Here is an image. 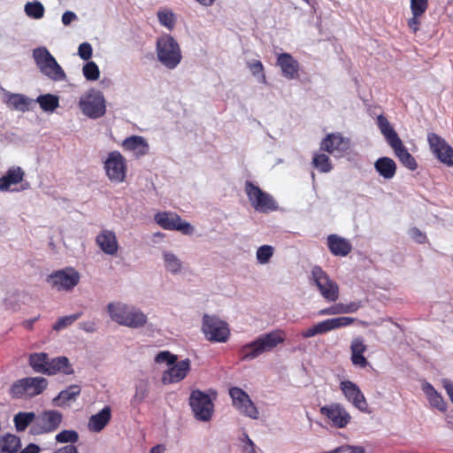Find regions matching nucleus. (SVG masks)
I'll list each match as a JSON object with an SVG mask.
<instances>
[{"mask_svg":"<svg viewBox=\"0 0 453 453\" xmlns=\"http://www.w3.org/2000/svg\"><path fill=\"white\" fill-rule=\"evenodd\" d=\"M444 388L446 389L447 394L449 395V398H453V383L450 382L448 380H445L443 381Z\"/></svg>","mask_w":453,"mask_h":453,"instance_id":"63","label":"nucleus"},{"mask_svg":"<svg viewBox=\"0 0 453 453\" xmlns=\"http://www.w3.org/2000/svg\"><path fill=\"white\" fill-rule=\"evenodd\" d=\"M82 315V312H77L69 316H64L58 319V321L53 325L52 328L55 331H59L75 322L79 319Z\"/></svg>","mask_w":453,"mask_h":453,"instance_id":"43","label":"nucleus"},{"mask_svg":"<svg viewBox=\"0 0 453 453\" xmlns=\"http://www.w3.org/2000/svg\"><path fill=\"white\" fill-rule=\"evenodd\" d=\"M36 415L34 412H19L14 416L13 421L18 432L25 431L28 426L35 422Z\"/></svg>","mask_w":453,"mask_h":453,"instance_id":"37","label":"nucleus"},{"mask_svg":"<svg viewBox=\"0 0 453 453\" xmlns=\"http://www.w3.org/2000/svg\"><path fill=\"white\" fill-rule=\"evenodd\" d=\"M39 319V316L38 317H35L34 319H26L22 322V326L27 329V330H32L33 327H34V324L35 322H36L37 320Z\"/></svg>","mask_w":453,"mask_h":453,"instance_id":"62","label":"nucleus"},{"mask_svg":"<svg viewBox=\"0 0 453 453\" xmlns=\"http://www.w3.org/2000/svg\"><path fill=\"white\" fill-rule=\"evenodd\" d=\"M337 314H342V309H341V303H336L331 307L322 309L319 311V315H320V316L337 315Z\"/></svg>","mask_w":453,"mask_h":453,"instance_id":"55","label":"nucleus"},{"mask_svg":"<svg viewBox=\"0 0 453 453\" xmlns=\"http://www.w3.org/2000/svg\"><path fill=\"white\" fill-rule=\"evenodd\" d=\"M96 243L107 255L114 256L118 252V240L115 233L111 230H102L96 237Z\"/></svg>","mask_w":453,"mask_h":453,"instance_id":"23","label":"nucleus"},{"mask_svg":"<svg viewBox=\"0 0 453 453\" xmlns=\"http://www.w3.org/2000/svg\"><path fill=\"white\" fill-rule=\"evenodd\" d=\"M157 363L166 362L168 365H173L177 361V356L169 351H160L155 357Z\"/></svg>","mask_w":453,"mask_h":453,"instance_id":"49","label":"nucleus"},{"mask_svg":"<svg viewBox=\"0 0 453 453\" xmlns=\"http://www.w3.org/2000/svg\"><path fill=\"white\" fill-rule=\"evenodd\" d=\"M104 167L111 181L116 183L125 181L127 171V162L119 151L114 150L110 152L104 161Z\"/></svg>","mask_w":453,"mask_h":453,"instance_id":"11","label":"nucleus"},{"mask_svg":"<svg viewBox=\"0 0 453 453\" xmlns=\"http://www.w3.org/2000/svg\"><path fill=\"white\" fill-rule=\"evenodd\" d=\"M25 173L19 167L10 168L6 174L0 178V190L8 191L12 185H16L23 180Z\"/></svg>","mask_w":453,"mask_h":453,"instance_id":"29","label":"nucleus"},{"mask_svg":"<svg viewBox=\"0 0 453 453\" xmlns=\"http://www.w3.org/2000/svg\"><path fill=\"white\" fill-rule=\"evenodd\" d=\"M430 403L435 407L436 409L441 411H445L446 409H447V406H446V403L444 402L442 396L437 393L436 395H433V396H430V398H428Z\"/></svg>","mask_w":453,"mask_h":453,"instance_id":"52","label":"nucleus"},{"mask_svg":"<svg viewBox=\"0 0 453 453\" xmlns=\"http://www.w3.org/2000/svg\"><path fill=\"white\" fill-rule=\"evenodd\" d=\"M229 395L233 406L243 416L252 419H257L259 412L250 395L241 388L232 387L229 389Z\"/></svg>","mask_w":453,"mask_h":453,"instance_id":"12","label":"nucleus"},{"mask_svg":"<svg viewBox=\"0 0 453 453\" xmlns=\"http://www.w3.org/2000/svg\"><path fill=\"white\" fill-rule=\"evenodd\" d=\"M54 453H79L77 447L74 445H65L64 447L59 448Z\"/></svg>","mask_w":453,"mask_h":453,"instance_id":"60","label":"nucleus"},{"mask_svg":"<svg viewBox=\"0 0 453 453\" xmlns=\"http://www.w3.org/2000/svg\"><path fill=\"white\" fill-rule=\"evenodd\" d=\"M273 255V248L270 245H263L257 250V259L260 264H266Z\"/></svg>","mask_w":453,"mask_h":453,"instance_id":"47","label":"nucleus"},{"mask_svg":"<svg viewBox=\"0 0 453 453\" xmlns=\"http://www.w3.org/2000/svg\"><path fill=\"white\" fill-rule=\"evenodd\" d=\"M286 334L283 330L277 329L260 335L255 341L243 345L240 349L241 360H252L265 352L273 350L279 344L284 342Z\"/></svg>","mask_w":453,"mask_h":453,"instance_id":"1","label":"nucleus"},{"mask_svg":"<svg viewBox=\"0 0 453 453\" xmlns=\"http://www.w3.org/2000/svg\"><path fill=\"white\" fill-rule=\"evenodd\" d=\"M242 453H257L256 445L248 434H244Z\"/></svg>","mask_w":453,"mask_h":453,"instance_id":"56","label":"nucleus"},{"mask_svg":"<svg viewBox=\"0 0 453 453\" xmlns=\"http://www.w3.org/2000/svg\"><path fill=\"white\" fill-rule=\"evenodd\" d=\"M6 104L12 110L27 111L29 108V99L21 94H11L7 96Z\"/></svg>","mask_w":453,"mask_h":453,"instance_id":"35","label":"nucleus"},{"mask_svg":"<svg viewBox=\"0 0 453 453\" xmlns=\"http://www.w3.org/2000/svg\"><path fill=\"white\" fill-rule=\"evenodd\" d=\"M93 54V49L89 42H82L78 48V55L83 60H88Z\"/></svg>","mask_w":453,"mask_h":453,"instance_id":"48","label":"nucleus"},{"mask_svg":"<svg viewBox=\"0 0 453 453\" xmlns=\"http://www.w3.org/2000/svg\"><path fill=\"white\" fill-rule=\"evenodd\" d=\"M171 365L172 367H170L163 373L162 382L164 384L180 382L187 377L188 372L190 371V360L188 358L177 363L175 362Z\"/></svg>","mask_w":453,"mask_h":453,"instance_id":"21","label":"nucleus"},{"mask_svg":"<svg viewBox=\"0 0 453 453\" xmlns=\"http://www.w3.org/2000/svg\"><path fill=\"white\" fill-rule=\"evenodd\" d=\"M80 108L88 117L97 119L105 113V100L101 92L92 91L80 100Z\"/></svg>","mask_w":453,"mask_h":453,"instance_id":"15","label":"nucleus"},{"mask_svg":"<svg viewBox=\"0 0 453 453\" xmlns=\"http://www.w3.org/2000/svg\"><path fill=\"white\" fill-rule=\"evenodd\" d=\"M249 68L253 75L261 74L262 81L264 83L266 82L265 81V74L264 73V65L261 61L255 60L252 63L249 64Z\"/></svg>","mask_w":453,"mask_h":453,"instance_id":"50","label":"nucleus"},{"mask_svg":"<svg viewBox=\"0 0 453 453\" xmlns=\"http://www.w3.org/2000/svg\"><path fill=\"white\" fill-rule=\"evenodd\" d=\"M36 101L44 111H54L59 105L58 97L51 94L39 96Z\"/></svg>","mask_w":453,"mask_h":453,"instance_id":"38","label":"nucleus"},{"mask_svg":"<svg viewBox=\"0 0 453 453\" xmlns=\"http://www.w3.org/2000/svg\"><path fill=\"white\" fill-rule=\"evenodd\" d=\"M33 57L40 71L50 79L64 81L66 78L62 67L46 48L35 49Z\"/></svg>","mask_w":453,"mask_h":453,"instance_id":"5","label":"nucleus"},{"mask_svg":"<svg viewBox=\"0 0 453 453\" xmlns=\"http://www.w3.org/2000/svg\"><path fill=\"white\" fill-rule=\"evenodd\" d=\"M409 234L411 237L418 243H425L427 241L426 234L422 233L417 227L411 228Z\"/></svg>","mask_w":453,"mask_h":453,"instance_id":"53","label":"nucleus"},{"mask_svg":"<svg viewBox=\"0 0 453 453\" xmlns=\"http://www.w3.org/2000/svg\"><path fill=\"white\" fill-rule=\"evenodd\" d=\"M81 392L79 385L73 384L67 388L59 392V394L53 399V403L56 406L65 405L70 401L75 400Z\"/></svg>","mask_w":453,"mask_h":453,"instance_id":"32","label":"nucleus"},{"mask_svg":"<svg viewBox=\"0 0 453 453\" xmlns=\"http://www.w3.org/2000/svg\"><path fill=\"white\" fill-rule=\"evenodd\" d=\"M320 413L328 418L332 424L338 428L345 427L350 420L349 412L340 403L325 405L320 408Z\"/></svg>","mask_w":453,"mask_h":453,"instance_id":"20","label":"nucleus"},{"mask_svg":"<svg viewBox=\"0 0 453 453\" xmlns=\"http://www.w3.org/2000/svg\"><path fill=\"white\" fill-rule=\"evenodd\" d=\"M159 23L168 30H173L176 24V16L170 9H162L157 12Z\"/></svg>","mask_w":453,"mask_h":453,"instance_id":"41","label":"nucleus"},{"mask_svg":"<svg viewBox=\"0 0 453 453\" xmlns=\"http://www.w3.org/2000/svg\"><path fill=\"white\" fill-rule=\"evenodd\" d=\"M163 258L165 269L170 273L176 274L181 270V262L173 252L164 251Z\"/></svg>","mask_w":453,"mask_h":453,"instance_id":"40","label":"nucleus"},{"mask_svg":"<svg viewBox=\"0 0 453 453\" xmlns=\"http://www.w3.org/2000/svg\"><path fill=\"white\" fill-rule=\"evenodd\" d=\"M377 125L389 145L400 140L396 132L390 126L389 121L384 115L380 114L377 117Z\"/></svg>","mask_w":453,"mask_h":453,"instance_id":"34","label":"nucleus"},{"mask_svg":"<svg viewBox=\"0 0 453 453\" xmlns=\"http://www.w3.org/2000/svg\"><path fill=\"white\" fill-rule=\"evenodd\" d=\"M111 411L109 406L103 408L98 413L92 415L88 420V429L92 432H101L110 422Z\"/></svg>","mask_w":453,"mask_h":453,"instance_id":"27","label":"nucleus"},{"mask_svg":"<svg viewBox=\"0 0 453 453\" xmlns=\"http://www.w3.org/2000/svg\"><path fill=\"white\" fill-rule=\"evenodd\" d=\"M80 328L87 333H94L96 330V324L95 321H84L80 323Z\"/></svg>","mask_w":453,"mask_h":453,"instance_id":"59","label":"nucleus"},{"mask_svg":"<svg viewBox=\"0 0 453 453\" xmlns=\"http://www.w3.org/2000/svg\"><path fill=\"white\" fill-rule=\"evenodd\" d=\"M340 389L346 399L356 408L361 411H366L368 407L366 399L357 384L350 380H343L340 383Z\"/></svg>","mask_w":453,"mask_h":453,"instance_id":"19","label":"nucleus"},{"mask_svg":"<svg viewBox=\"0 0 453 453\" xmlns=\"http://www.w3.org/2000/svg\"><path fill=\"white\" fill-rule=\"evenodd\" d=\"M147 395L146 389H136L135 395L134 396L135 401L142 402Z\"/></svg>","mask_w":453,"mask_h":453,"instance_id":"64","label":"nucleus"},{"mask_svg":"<svg viewBox=\"0 0 453 453\" xmlns=\"http://www.w3.org/2000/svg\"><path fill=\"white\" fill-rule=\"evenodd\" d=\"M56 441L59 443H75L79 441V434L74 430H63L56 435Z\"/></svg>","mask_w":453,"mask_h":453,"instance_id":"44","label":"nucleus"},{"mask_svg":"<svg viewBox=\"0 0 453 453\" xmlns=\"http://www.w3.org/2000/svg\"><path fill=\"white\" fill-rule=\"evenodd\" d=\"M355 322L354 318L349 317H338L328 319L319 322L302 332L303 338H311L317 334H323L334 329L345 327L352 325Z\"/></svg>","mask_w":453,"mask_h":453,"instance_id":"14","label":"nucleus"},{"mask_svg":"<svg viewBox=\"0 0 453 453\" xmlns=\"http://www.w3.org/2000/svg\"><path fill=\"white\" fill-rule=\"evenodd\" d=\"M83 75L88 81H96L100 76V71L97 65L93 62H88L84 65L83 68Z\"/></svg>","mask_w":453,"mask_h":453,"instance_id":"45","label":"nucleus"},{"mask_svg":"<svg viewBox=\"0 0 453 453\" xmlns=\"http://www.w3.org/2000/svg\"><path fill=\"white\" fill-rule=\"evenodd\" d=\"M350 147V141L341 133L328 134L320 142V150L334 155L335 152L342 154Z\"/></svg>","mask_w":453,"mask_h":453,"instance_id":"18","label":"nucleus"},{"mask_svg":"<svg viewBox=\"0 0 453 453\" xmlns=\"http://www.w3.org/2000/svg\"><path fill=\"white\" fill-rule=\"evenodd\" d=\"M423 391L426 395L427 398H430V396H433L436 395L438 392L435 390V388L428 382H426L423 385Z\"/></svg>","mask_w":453,"mask_h":453,"instance_id":"61","label":"nucleus"},{"mask_svg":"<svg viewBox=\"0 0 453 453\" xmlns=\"http://www.w3.org/2000/svg\"><path fill=\"white\" fill-rule=\"evenodd\" d=\"M49 281L58 291H69L79 283L80 274L76 270L69 267L51 273L49 277Z\"/></svg>","mask_w":453,"mask_h":453,"instance_id":"16","label":"nucleus"},{"mask_svg":"<svg viewBox=\"0 0 453 453\" xmlns=\"http://www.w3.org/2000/svg\"><path fill=\"white\" fill-rule=\"evenodd\" d=\"M334 453H365V448L362 446L342 445L334 449Z\"/></svg>","mask_w":453,"mask_h":453,"instance_id":"51","label":"nucleus"},{"mask_svg":"<svg viewBox=\"0 0 453 453\" xmlns=\"http://www.w3.org/2000/svg\"><path fill=\"white\" fill-rule=\"evenodd\" d=\"M394 150V152L403 165L407 167L411 171H414L418 168V164L414 157L407 150L403 145L402 140L395 142L390 145Z\"/></svg>","mask_w":453,"mask_h":453,"instance_id":"26","label":"nucleus"},{"mask_svg":"<svg viewBox=\"0 0 453 453\" xmlns=\"http://www.w3.org/2000/svg\"><path fill=\"white\" fill-rule=\"evenodd\" d=\"M189 405L197 420L207 422L211 419L214 403L206 393L200 389L193 390L189 395Z\"/></svg>","mask_w":453,"mask_h":453,"instance_id":"7","label":"nucleus"},{"mask_svg":"<svg viewBox=\"0 0 453 453\" xmlns=\"http://www.w3.org/2000/svg\"><path fill=\"white\" fill-rule=\"evenodd\" d=\"M427 141L438 159L448 166H453V148L435 133H429Z\"/></svg>","mask_w":453,"mask_h":453,"instance_id":"17","label":"nucleus"},{"mask_svg":"<svg viewBox=\"0 0 453 453\" xmlns=\"http://www.w3.org/2000/svg\"><path fill=\"white\" fill-rule=\"evenodd\" d=\"M360 303L351 302L348 304L341 303L342 313L356 312L360 308Z\"/></svg>","mask_w":453,"mask_h":453,"instance_id":"57","label":"nucleus"},{"mask_svg":"<svg viewBox=\"0 0 453 453\" xmlns=\"http://www.w3.org/2000/svg\"><path fill=\"white\" fill-rule=\"evenodd\" d=\"M277 64L280 67L282 75L293 80L298 76L299 63L289 53H281L278 56Z\"/></svg>","mask_w":453,"mask_h":453,"instance_id":"25","label":"nucleus"},{"mask_svg":"<svg viewBox=\"0 0 453 453\" xmlns=\"http://www.w3.org/2000/svg\"><path fill=\"white\" fill-rule=\"evenodd\" d=\"M25 12L28 17L39 19L44 15V7L39 1L27 2L25 4Z\"/></svg>","mask_w":453,"mask_h":453,"instance_id":"42","label":"nucleus"},{"mask_svg":"<svg viewBox=\"0 0 453 453\" xmlns=\"http://www.w3.org/2000/svg\"><path fill=\"white\" fill-rule=\"evenodd\" d=\"M48 386V380L42 377H27L15 381L10 388L12 398H32L42 394Z\"/></svg>","mask_w":453,"mask_h":453,"instance_id":"4","label":"nucleus"},{"mask_svg":"<svg viewBox=\"0 0 453 453\" xmlns=\"http://www.w3.org/2000/svg\"><path fill=\"white\" fill-rule=\"evenodd\" d=\"M410 2L412 16L408 19L407 26L413 34H416L420 30L422 17L428 9L429 2L428 0H410Z\"/></svg>","mask_w":453,"mask_h":453,"instance_id":"22","label":"nucleus"},{"mask_svg":"<svg viewBox=\"0 0 453 453\" xmlns=\"http://www.w3.org/2000/svg\"><path fill=\"white\" fill-rule=\"evenodd\" d=\"M313 166L320 173H326L333 169L331 160L328 156L323 153H315L312 158Z\"/></svg>","mask_w":453,"mask_h":453,"instance_id":"39","label":"nucleus"},{"mask_svg":"<svg viewBox=\"0 0 453 453\" xmlns=\"http://www.w3.org/2000/svg\"><path fill=\"white\" fill-rule=\"evenodd\" d=\"M245 192L249 201L256 211L268 212L277 209L276 203L273 196L250 180H246L245 182Z\"/></svg>","mask_w":453,"mask_h":453,"instance_id":"8","label":"nucleus"},{"mask_svg":"<svg viewBox=\"0 0 453 453\" xmlns=\"http://www.w3.org/2000/svg\"><path fill=\"white\" fill-rule=\"evenodd\" d=\"M126 150L134 152L137 157L143 156L148 153L149 145L146 140L138 135H132L126 138L122 143Z\"/></svg>","mask_w":453,"mask_h":453,"instance_id":"28","label":"nucleus"},{"mask_svg":"<svg viewBox=\"0 0 453 453\" xmlns=\"http://www.w3.org/2000/svg\"><path fill=\"white\" fill-rule=\"evenodd\" d=\"M311 275L320 295L327 302H336L340 296L338 284L319 265L312 267Z\"/></svg>","mask_w":453,"mask_h":453,"instance_id":"9","label":"nucleus"},{"mask_svg":"<svg viewBox=\"0 0 453 453\" xmlns=\"http://www.w3.org/2000/svg\"><path fill=\"white\" fill-rule=\"evenodd\" d=\"M63 420V415L55 410L45 411L35 418V422L30 426V434L34 435L55 432Z\"/></svg>","mask_w":453,"mask_h":453,"instance_id":"10","label":"nucleus"},{"mask_svg":"<svg viewBox=\"0 0 453 453\" xmlns=\"http://www.w3.org/2000/svg\"><path fill=\"white\" fill-rule=\"evenodd\" d=\"M157 57L158 61L168 69H174L182 59L181 50L177 41L165 34L157 40Z\"/></svg>","mask_w":453,"mask_h":453,"instance_id":"3","label":"nucleus"},{"mask_svg":"<svg viewBox=\"0 0 453 453\" xmlns=\"http://www.w3.org/2000/svg\"><path fill=\"white\" fill-rule=\"evenodd\" d=\"M154 219L156 223L165 230L180 231L183 234L190 235L194 232V227L188 222L182 219L175 212L161 211L157 212Z\"/></svg>","mask_w":453,"mask_h":453,"instance_id":"13","label":"nucleus"},{"mask_svg":"<svg viewBox=\"0 0 453 453\" xmlns=\"http://www.w3.org/2000/svg\"><path fill=\"white\" fill-rule=\"evenodd\" d=\"M20 439L12 434L0 437V453H17L20 449Z\"/></svg>","mask_w":453,"mask_h":453,"instance_id":"33","label":"nucleus"},{"mask_svg":"<svg viewBox=\"0 0 453 453\" xmlns=\"http://www.w3.org/2000/svg\"><path fill=\"white\" fill-rule=\"evenodd\" d=\"M367 349V346L365 343V341L362 337H356L351 341L350 343V357H355L356 355H364Z\"/></svg>","mask_w":453,"mask_h":453,"instance_id":"46","label":"nucleus"},{"mask_svg":"<svg viewBox=\"0 0 453 453\" xmlns=\"http://www.w3.org/2000/svg\"><path fill=\"white\" fill-rule=\"evenodd\" d=\"M350 360L352 365L358 368H365L370 365L369 361L364 355H356L355 357H350Z\"/></svg>","mask_w":453,"mask_h":453,"instance_id":"54","label":"nucleus"},{"mask_svg":"<svg viewBox=\"0 0 453 453\" xmlns=\"http://www.w3.org/2000/svg\"><path fill=\"white\" fill-rule=\"evenodd\" d=\"M29 365L36 372L47 373L49 360L46 353H35L29 357Z\"/></svg>","mask_w":453,"mask_h":453,"instance_id":"36","label":"nucleus"},{"mask_svg":"<svg viewBox=\"0 0 453 453\" xmlns=\"http://www.w3.org/2000/svg\"><path fill=\"white\" fill-rule=\"evenodd\" d=\"M374 168L384 179H392L396 173V164L388 157H382L376 160Z\"/></svg>","mask_w":453,"mask_h":453,"instance_id":"31","label":"nucleus"},{"mask_svg":"<svg viewBox=\"0 0 453 453\" xmlns=\"http://www.w3.org/2000/svg\"><path fill=\"white\" fill-rule=\"evenodd\" d=\"M107 311L112 321L130 328H140L147 323L142 311L120 302L108 303Z\"/></svg>","mask_w":453,"mask_h":453,"instance_id":"2","label":"nucleus"},{"mask_svg":"<svg viewBox=\"0 0 453 453\" xmlns=\"http://www.w3.org/2000/svg\"><path fill=\"white\" fill-rule=\"evenodd\" d=\"M326 244L329 251L335 257H346L352 250L350 242L335 234L327 236Z\"/></svg>","mask_w":453,"mask_h":453,"instance_id":"24","label":"nucleus"},{"mask_svg":"<svg viewBox=\"0 0 453 453\" xmlns=\"http://www.w3.org/2000/svg\"><path fill=\"white\" fill-rule=\"evenodd\" d=\"M76 19H77V15L71 11H66L62 15V22L65 26L70 25L73 21H74Z\"/></svg>","mask_w":453,"mask_h":453,"instance_id":"58","label":"nucleus"},{"mask_svg":"<svg viewBox=\"0 0 453 453\" xmlns=\"http://www.w3.org/2000/svg\"><path fill=\"white\" fill-rule=\"evenodd\" d=\"M58 372H62L65 375H70L74 372L69 359L66 357H58L49 361L46 374L53 375Z\"/></svg>","mask_w":453,"mask_h":453,"instance_id":"30","label":"nucleus"},{"mask_svg":"<svg viewBox=\"0 0 453 453\" xmlns=\"http://www.w3.org/2000/svg\"><path fill=\"white\" fill-rule=\"evenodd\" d=\"M202 331L205 338L213 342H226L230 336V329L226 322L207 314L203 318Z\"/></svg>","mask_w":453,"mask_h":453,"instance_id":"6","label":"nucleus"}]
</instances>
